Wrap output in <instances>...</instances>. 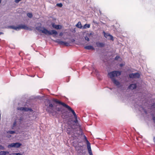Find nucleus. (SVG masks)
Wrapping results in <instances>:
<instances>
[{"label": "nucleus", "instance_id": "nucleus-28", "mask_svg": "<svg viewBox=\"0 0 155 155\" xmlns=\"http://www.w3.org/2000/svg\"><path fill=\"white\" fill-rule=\"evenodd\" d=\"M84 38L87 41H90L89 37L88 36H85L84 37Z\"/></svg>", "mask_w": 155, "mask_h": 155}, {"label": "nucleus", "instance_id": "nucleus-3", "mask_svg": "<svg viewBox=\"0 0 155 155\" xmlns=\"http://www.w3.org/2000/svg\"><path fill=\"white\" fill-rule=\"evenodd\" d=\"M121 72L119 71H114L108 73V75L109 77L113 80L115 79L114 78L118 76L121 75Z\"/></svg>", "mask_w": 155, "mask_h": 155}, {"label": "nucleus", "instance_id": "nucleus-4", "mask_svg": "<svg viewBox=\"0 0 155 155\" xmlns=\"http://www.w3.org/2000/svg\"><path fill=\"white\" fill-rule=\"evenodd\" d=\"M42 33L45 34V35H56L58 34V32L55 30H51V31H48L45 28H43V29L42 31Z\"/></svg>", "mask_w": 155, "mask_h": 155}, {"label": "nucleus", "instance_id": "nucleus-30", "mask_svg": "<svg viewBox=\"0 0 155 155\" xmlns=\"http://www.w3.org/2000/svg\"><path fill=\"white\" fill-rule=\"evenodd\" d=\"M0 149L4 150H5V147L2 145H0Z\"/></svg>", "mask_w": 155, "mask_h": 155}, {"label": "nucleus", "instance_id": "nucleus-25", "mask_svg": "<svg viewBox=\"0 0 155 155\" xmlns=\"http://www.w3.org/2000/svg\"><path fill=\"white\" fill-rule=\"evenodd\" d=\"M104 36L107 38L109 36V35L110 34L108 33H106L104 31H103Z\"/></svg>", "mask_w": 155, "mask_h": 155}, {"label": "nucleus", "instance_id": "nucleus-37", "mask_svg": "<svg viewBox=\"0 0 155 155\" xmlns=\"http://www.w3.org/2000/svg\"><path fill=\"white\" fill-rule=\"evenodd\" d=\"M74 122L75 123H77L78 122V120L77 119V118L75 119V120H74Z\"/></svg>", "mask_w": 155, "mask_h": 155}, {"label": "nucleus", "instance_id": "nucleus-43", "mask_svg": "<svg viewBox=\"0 0 155 155\" xmlns=\"http://www.w3.org/2000/svg\"><path fill=\"white\" fill-rule=\"evenodd\" d=\"M3 34V33L2 32H0V35Z\"/></svg>", "mask_w": 155, "mask_h": 155}, {"label": "nucleus", "instance_id": "nucleus-1", "mask_svg": "<svg viewBox=\"0 0 155 155\" xmlns=\"http://www.w3.org/2000/svg\"><path fill=\"white\" fill-rule=\"evenodd\" d=\"M27 117L26 115H22L15 119L13 122L11 126V129L13 130H16V131H18L20 129L19 126L21 125L27 126Z\"/></svg>", "mask_w": 155, "mask_h": 155}, {"label": "nucleus", "instance_id": "nucleus-45", "mask_svg": "<svg viewBox=\"0 0 155 155\" xmlns=\"http://www.w3.org/2000/svg\"><path fill=\"white\" fill-rule=\"evenodd\" d=\"M32 77H34V76H32Z\"/></svg>", "mask_w": 155, "mask_h": 155}, {"label": "nucleus", "instance_id": "nucleus-29", "mask_svg": "<svg viewBox=\"0 0 155 155\" xmlns=\"http://www.w3.org/2000/svg\"><path fill=\"white\" fill-rule=\"evenodd\" d=\"M57 5L59 7H61L63 5L61 3H58L57 4Z\"/></svg>", "mask_w": 155, "mask_h": 155}, {"label": "nucleus", "instance_id": "nucleus-24", "mask_svg": "<svg viewBox=\"0 0 155 155\" xmlns=\"http://www.w3.org/2000/svg\"><path fill=\"white\" fill-rule=\"evenodd\" d=\"M88 153L90 155H93V153L91 150V148L88 149H87Z\"/></svg>", "mask_w": 155, "mask_h": 155}, {"label": "nucleus", "instance_id": "nucleus-21", "mask_svg": "<svg viewBox=\"0 0 155 155\" xmlns=\"http://www.w3.org/2000/svg\"><path fill=\"white\" fill-rule=\"evenodd\" d=\"M76 26L80 28H82V26L81 25V22L80 21H79L78 23L77 24Z\"/></svg>", "mask_w": 155, "mask_h": 155}, {"label": "nucleus", "instance_id": "nucleus-39", "mask_svg": "<svg viewBox=\"0 0 155 155\" xmlns=\"http://www.w3.org/2000/svg\"><path fill=\"white\" fill-rule=\"evenodd\" d=\"M75 41V40L74 39H71V41L73 42Z\"/></svg>", "mask_w": 155, "mask_h": 155}, {"label": "nucleus", "instance_id": "nucleus-8", "mask_svg": "<svg viewBox=\"0 0 155 155\" xmlns=\"http://www.w3.org/2000/svg\"><path fill=\"white\" fill-rule=\"evenodd\" d=\"M129 77L130 78H139L140 74L138 73H131L129 74Z\"/></svg>", "mask_w": 155, "mask_h": 155}, {"label": "nucleus", "instance_id": "nucleus-23", "mask_svg": "<svg viewBox=\"0 0 155 155\" xmlns=\"http://www.w3.org/2000/svg\"><path fill=\"white\" fill-rule=\"evenodd\" d=\"M90 27V25L88 24H85L83 28H89Z\"/></svg>", "mask_w": 155, "mask_h": 155}, {"label": "nucleus", "instance_id": "nucleus-35", "mask_svg": "<svg viewBox=\"0 0 155 155\" xmlns=\"http://www.w3.org/2000/svg\"><path fill=\"white\" fill-rule=\"evenodd\" d=\"M14 155H22V154L19 153H14Z\"/></svg>", "mask_w": 155, "mask_h": 155}, {"label": "nucleus", "instance_id": "nucleus-14", "mask_svg": "<svg viewBox=\"0 0 155 155\" xmlns=\"http://www.w3.org/2000/svg\"><path fill=\"white\" fill-rule=\"evenodd\" d=\"M129 89L131 90L136 89L137 88V85L135 84H130L128 87Z\"/></svg>", "mask_w": 155, "mask_h": 155}, {"label": "nucleus", "instance_id": "nucleus-40", "mask_svg": "<svg viewBox=\"0 0 155 155\" xmlns=\"http://www.w3.org/2000/svg\"><path fill=\"white\" fill-rule=\"evenodd\" d=\"M63 33L62 32L60 33L59 34V35L60 36H62L63 35Z\"/></svg>", "mask_w": 155, "mask_h": 155}, {"label": "nucleus", "instance_id": "nucleus-19", "mask_svg": "<svg viewBox=\"0 0 155 155\" xmlns=\"http://www.w3.org/2000/svg\"><path fill=\"white\" fill-rule=\"evenodd\" d=\"M9 153L8 151H0V155H5Z\"/></svg>", "mask_w": 155, "mask_h": 155}, {"label": "nucleus", "instance_id": "nucleus-13", "mask_svg": "<svg viewBox=\"0 0 155 155\" xmlns=\"http://www.w3.org/2000/svg\"><path fill=\"white\" fill-rule=\"evenodd\" d=\"M20 29H23L27 30H30V28H29L27 26L25 25L21 24L19 25Z\"/></svg>", "mask_w": 155, "mask_h": 155}, {"label": "nucleus", "instance_id": "nucleus-26", "mask_svg": "<svg viewBox=\"0 0 155 155\" xmlns=\"http://www.w3.org/2000/svg\"><path fill=\"white\" fill-rule=\"evenodd\" d=\"M40 27H36L35 28V29L38 31H41L42 32V30H41Z\"/></svg>", "mask_w": 155, "mask_h": 155}, {"label": "nucleus", "instance_id": "nucleus-17", "mask_svg": "<svg viewBox=\"0 0 155 155\" xmlns=\"http://www.w3.org/2000/svg\"><path fill=\"white\" fill-rule=\"evenodd\" d=\"M84 48L87 50H94V47L91 45H87L84 47Z\"/></svg>", "mask_w": 155, "mask_h": 155}, {"label": "nucleus", "instance_id": "nucleus-22", "mask_svg": "<svg viewBox=\"0 0 155 155\" xmlns=\"http://www.w3.org/2000/svg\"><path fill=\"white\" fill-rule=\"evenodd\" d=\"M107 39L108 40H110L113 41V36L110 35V34H109V36H108V37L107 38Z\"/></svg>", "mask_w": 155, "mask_h": 155}, {"label": "nucleus", "instance_id": "nucleus-20", "mask_svg": "<svg viewBox=\"0 0 155 155\" xmlns=\"http://www.w3.org/2000/svg\"><path fill=\"white\" fill-rule=\"evenodd\" d=\"M54 109L56 111V113L57 111L59 112L61 111V108L60 107H57V106H55L54 108Z\"/></svg>", "mask_w": 155, "mask_h": 155}, {"label": "nucleus", "instance_id": "nucleus-9", "mask_svg": "<svg viewBox=\"0 0 155 155\" xmlns=\"http://www.w3.org/2000/svg\"><path fill=\"white\" fill-rule=\"evenodd\" d=\"M17 110L21 111H32V110L30 108H28L24 107H18Z\"/></svg>", "mask_w": 155, "mask_h": 155}, {"label": "nucleus", "instance_id": "nucleus-5", "mask_svg": "<svg viewBox=\"0 0 155 155\" xmlns=\"http://www.w3.org/2000/svg\"><path fill=\"white\" fill-rule=\"evenodd\" d=\"M48 101L49 102V105L48 108L50 110V112L51 113L56 112V111L54 109L55 107L53 105L51 102L49 100H48Z\"/></svg>", "mask_w": 155, "mask_h": 155}, {"label": "nucleus", "instance_id": "nucleus-7", "mask_svg": "<svg viewBox=\"0 0 155 155\" xmlns=\"http://www.w3.org/2000/svg\"><path fill=\"white\" fill-rule=\"evenodd\" d=\"M54 41L60 45H64L66 46H68L69 45V43L67 42L61 41L59 39H57L55 40H54Z\"/></svg>", "mask_w": 155, "mask_h": 155}, {"label": "nucleus", "instance_id": "nucleus-38", "mask_svg": "<svg viewBox=\"0 0 155 155\" xmlns=\"http://www.w3.org/2000/svg\"><path fill=\"white\" fill-rule=\"evenodd\" d=\"M152 107L153 108H155V102L153 104Z\"/></svg>", "mask_w": 155, "mask_h": 155}, {"label": "nucleus", "instance_id": "nucleus-11", "mask_svg": "<svg viewBox=\"0 0 155 155\" xmlns=\"http://www.w3.org/2000/svg\"><path fill=\"white\" fill-rule=\"evenodd\" d=\"M84 140L86 142L87 149L91 148L90 143L88 140L87 137L85 135H84Z\"/></svg>", "mask_w": 155, "mask_h": 155}, {"label": "nucleus", "instance_id": "nucleus-32", "mask_svg": "<svg viewBox=\"0 0 155 155\" xmlns=\"http://www.w3.org/2000/svg\"><path fill=\"white\" fill-rule=\"evenodd\" d=\"M35 98L36 99H39L40 100L41 98V97L40 96H38L36 97Z\"/></svg>", "mask_w": 155, "mask_h": 155}, {"label": "nucleus", "instance_id": "nucleus-42", "mask_svg": "<svg viewBox=\"0 0 155 155\" xmlns=\"http://www.w3.org/2000/svg\"><path fill=\"white\" fill-rule=\"evenodd\" d=\"M153 121H155V117H153Z\"/></svg>", "mask_w": 155, "mask_h": 155}, {"label": "nucleus", "instance_id": "nucleus-16", "mask_svg": "<svg viewBox=\"0 0 155 155\" xmlns=\"http://www.w3.org/2000/svg\"><path fill=\"white\" fill-rule=\"evenodd\" d=\"M52 27L56 29H60L61 28V26L59 25H56L54 23H52Z\"/></svg>", "mask_w": 155, "mask_h": 155}, {"label": "nucleus", "instance_id": "nucleus-15", "mask_svg": "<svg viewBox=\"0 0 155 155\" xmlns=\"http://www.w3.org/2000/svg\"><path fill=\"white\" fill-rule=\"evenodd\" d=\"M9 28L12 29H14L16 30H19L20 29V25H18V26H10Z\"/></svg>", "mask_w": 155, "mask_h": 155}, {"label": "nucleus", "instance_id": "nucleus-31", "mask_svg": "<svg viewBox=\"0 0 155 155\" xmlns=\"http://www.w3.org/2000/svg\"><path fill=\"white\" fill-rule=\"evenodd\" d=\"M72 0H66V2L68 3H71L72 2Z\"/></svg>", "mask_w": 155, "mask_h": 155}, {"label": "nucleus", "instance_id": "nucleus-46", "mask_svg": "<svg viewBox=\"0 0 155 155\" xmlns=\"http://www.w3.org/2000/svg\"><path fill=\"white\" fill-rule=\"evenodd\" d=\"M154 121V123H155V121Z\"/></svg>", "mask_w": 155, "mask_h": 155}, {"label": "nucleus", "instance_id": "nucleus-36", "mask_svg": "<svg viewBox=\"0 0 155 155\" xmlns=\"http://www.w3.org/2000/svg\"><path fill=\"white\" fill-rule=\"evenodd\" d=\"M92 33H89V34H87V35L88 36V37H90V36L91 35H92Z\"/></svg>", "mask_w": 155, "mask_h": 155}, {"label": "nucleus", "instance_id": "nucleus-33", "mask_svg": "<svg viewBox=\"0 0 155 155\" xmlns=\"http://www.w3.org/2000/svg\"><path fill=\"white\" fill-rule=\"evenodd\" d=\"M120 58V57L119 56H117L115 58V60H117L119 58Z\"/></svg>", "mask_w": 155, "mask_h": 155}, {"label": "nucleus", "instance_id": "nucleus-34", "mask_svg": "<svg viewBox=\"0 0 155 155\" xmlns=\"http://www.w3.org/2000/svg\"><path fill=\"white\" fill-rule=\"evenodd\" d=\"M21 0H15V2L16 3H18Z\"/></svg>", "mask_w": 155, "mask_h": 155}, {"label": "nucleus", "instance_id": "nucleus-18", "mask_svg": "<svg viewBox=\"0 0 155 155\" xmlns=\"http://www.w3.org/2000/svg\"><path fill=\"white\" fill-rule=\"evenodd\" d=\"M8 130L7 131V133H9L10 134H13L15 133H16V132H18V131H16V130Z\"/></svg>", "mask_w": 155, "mask_h": 155}, {"label": "nucleus", "instance_id": "nucleus-6", "mask_svg": "<svg viewBox=\"0 0 155 155\" xmlns=\"http://www.w3.org/2000/svg\"><path fill=\"white\" fill-rule=\"evenodd\" d=\"M21 145V144L19 143L16 142L15 143H12L8 145V148L14 147L18 148Z\"/></svg>", "mask_w": 155, "mask_h": 155}, {"label": "nucleus", "instance_id": "nucleus-41", "mask_svg": "<svg viewBox=\"0 0 155 155\" xmlns=\"http://www.w3.org/2000/svg\"><path fill=\"white\" fill-rule=\"evenodd\" d=\"M11 137V135H9L7 136V137L8 138H9V137Z\"/></svg>", "mask_w": 155, "mask_h": 155}, {"label": "nucleus", "instance_id": "nucleus-27", "mask_svg": "<svg viewBox=\"0 0 155 155\" xmlns=\"http://www.w3.org/2000/svg\"><path fill=\"white\" fill-rule=\"evenodd\" d=\"M27 16L29 18H31L32 16V14L30 13H28L27 14Z\"/></svg>", "mask_w": 155, "mask_h": 155}, {"label": "nucleus", "instance_id": "nucleus-12", "mask_svg": "<svg viewBox=\"0 0 155 155\" xmlns=\"http://www.w3.org/2000/svg\"><path fill=\"white\" fill-rule=\"evenodd\" d=\"M105 43L102 42H99L96 43V45L97 47L100 48L103 47L105 46Z\"/></svg>", "mask_w": 155, "mask_h": 155}, {"label": "nucleus", "instance_id": "nucleus-2", "mask_svg": "<svg viewBox=\"0 0 155 155\" xmlns=\"http://www.w3.org/2000/svg\"><path fill=\"white\" fill-rule=\"evenodd\" d=\"M52 101H53L56 104L61 105L64 107L67 108L69 111H71L72 112L75 119L77 118V116L75 111L69 106L68 105L66 104L59 101L56 99L53 98L52 99Z\"/></svg>", "mask_w": 155, "mask_h": 155}, {"label": "nucleus", "instance_id": "nucleus-10", "mask_svg": "<svg viewBox=\"0 0 155 155\" xmlns=\"http://www.w3.org/2000/svg\"><path fill=\"white\" fill-rule=\"evenodd\" d=\"M112 81L114 84H115L117 87H122V85L116 79H114Z\"/></svg>", "mask_w": 155, "mask_h": 155}, {"label": "nucleus", "instance_id": "nucleus-44", "mask_svg": "<svg viewBox=\"0 0 155 155\" xmlns=\"http://www.w3.org/2000/svg\"><path fill=\"white\" fill-rule=\"evenodd\" d=\"M32 77H34V76H32Z\"/></svg>", "mask_w": 155, "mask_h": 155}]
</instances>
